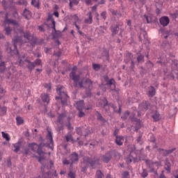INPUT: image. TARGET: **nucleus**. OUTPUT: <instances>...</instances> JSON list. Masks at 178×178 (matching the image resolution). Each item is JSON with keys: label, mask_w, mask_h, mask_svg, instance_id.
<instances>
[{"label": "nucleus", "mask_w": 178, "mask_h": 178, "mask_svg": "<svg viewBox=\"0 0 178 178\" xmlns=\"http://www.w3.org/2000/svg\"><path fill=\"white\" fill-rule=\"evenodd\" d=\"M44 147H45V143H41L39 145L35 143L29 144V147L31 148V151L39 155L38 159L40 163H42V161L45 159V155L47 154L45 152L42 151V148H44Z\"/></svg>", "instance_id": "nucleus-1"}, {"label": "nucleus", "mask_w": 178, "mask_h": 178, "mask_svg": "<svg viewBox=\"0 0 178 178\" xmlns=\"http://www.w3.org/2000/svg\"><path fill=\"white\" fill-rule=\"evenodd\" d=\"M13 41L14 43L13 46L8 45L7 47V51L8 52V54H10L12 56H13V55H17L19 56L20 54L19 53V50L17 49V44L18 42H22V38H20L19 36H17L13 39Z\"/></svg>", "instance_id": "nucleus-2"}, {"label": "nucleus", "mask_w": 178, "mask_h": 178, "mask_svg": "<svg viewBox=\"0 0 178 178\" xmlns=\"http://www.w3.org/2000/svg\"><path fill=\"white\" fill-rule=\"evenodd\" d=\"M171 66H172V71L170 74H168L166 73V71H164L165 72L164 80H173L175 79V76H177V79L178 80V71L177 70L173 69V67H175V69H178L177 62L176 60H172Z\"/></svg>", "instance_id": "nucleus-3"}, {"label": "nucleus", "mask_w": 178, "mask_h": 178, "mask_svg": "<svg viewBox=\"0 0 178 178\" xmlns=\"http://www.w3.org/2000/svg\"><path fill=\"white\" fill-rule=\"evenodd\" d=\"M83 162L84 165L86 166H89V165L92 168V169H95V166L99 165V159H92L90 157H83Z\"/></svg>", "instance_id": "nucleus-4"}, {"label": "nucleus", "mask_w": 178, "mask_h": 178, "mask_svg": "<svg viewBox=\"0 0 178 178\" xmlns=\"http://www.w3.org/2000/svg\"><path fill=\"white\" fill-rule=\"evenodd\" d=\"M56 92L57 94L59 95V97L56 96V99H60L62 106H67V101L69 100L67 93L63 92L60 90H57Z\"/></svg>", "instance_id": "nucleus-5"}, {"label": "nucleus", "mask_w": 178, "mask_h": 178, "mask_svg": "<svg viewBox=\"0 0 178 178\" xmlns=\"http://www.w3.org/2000/svg\"><path fill=\"white\" fill-rule=\"evenodd\" d=\"M77 86H79V88L91 90L92 88V81L90 79H83L81 81H77Z\"/></svg>", "instance_id": "nucleus-6"}, {"label": "nucleus", "mask_w": 178, "mask_h": 178, "mask_svg": "<svg viewBox=\"0 0 178 178\" xmlns=\"http://www.w3.org/2000/svg\"><path fill=\"white\" fill-rule=\"evenodd\" d=\"M145 162L147 165V167L150 169L151 173L158 175V172L155 170V168H157V169H159V166H161V163H159V161L154 162L151 160H145Z\"/></svg>", "instance_id": "nucleus-7"}, {"label": "nucleus", "mask_w": 178, "mask_h": 178, "mask_svg": "<svg viewBox=\"0 0 178 178\" xmlns=\"http://www.w3.org/2000/svg\"><path fill=\"white\" fill-rule=\"evenodd\" d=\"M77 71V66L74 65L72 67V72L70 73V77L74 81V87H77V81L80 80V75H77L76 72Z\"/></svg>", "instance_id": "nucleus-8"}, {"label": "nucleus", "mask_w": 178, "mask_h": 178, "mask_svg": "<svg viewBox=\"0 0 178 178\" xmlns=\"http://www.w3.org/2000/svg\"><path fill=\"white\" fill-rule=\"evenodd\" d=\"M174 151H176V147H174L168 150L162 148L158 149V152H159V154H163V156H168V155H170V154H173Z\"/></svg>", "instance_id": "nucleus-9"}, {"label": "nucleus", "mask_w": 178, "mask_h": 178, "mask_svg": "<svg viewBox=\"0 0 178 178\" xmlns=\"http://www.w3.org/2000/svg\"><path fill=\"white\" fill-rule=\"evenodd\" d=\"M104 81H106V84L108 86V87H116V81H115L114 79H109V76H108V75H105L104 76Z\"/></svg>", "instance_id": "nucleus-10"}, {"label": "nucleus", "mask_w": 178, "mask_h": 178, "mask_svg": "<svg viewBox=\"0 0 178 178\" xmlns=\"http://www.w3.org/2000/svg\"><path fill=\"white\" fill-rule=\"evenodd\" d=\"M113 153L111 151L107 152L104 155L102 156V159L104 163H108L112 159Z\"/></svg>", "instance_id": "nucleus-11"}, {"label": "nucleus", "mask_w": 178, "mask_h": 178, "mask_svg": "<svg viewBox=\"0 0 178 178\" xmlns=\"http://www.w3.org/2000/svg\"><path fill=\"white\" fill-rule=\"evenodd\" d=\"M159 23L163 27H166L170 23V19L168 16H163L159 19Z\"/></svg>", "instance_id": "nucleus-12"}, {"label": "nucleus", "mask_w": 178, "mask_h": 178, "mask_svg": "<svg viewBox=\"0 0 178 178\" xmlns=\"http://www.w3.org/2000/svg\"><path fill=\"white\" fill-rule=\"evenodd\" d=\"M130 119L131 120V122H136V126H135V131H138V130H140V129H141V120L140 119H138L137 118H135V116L134 115L130 116Z\"/></svg>", "instance_id": "nucleus-13"}, {"label": "nucleus", "mask_w": 178, "mask_h": 178, "mask_svg": "<svg viewBox=\"0 0 178 178\" xmlns=\"http://www.w3.org/2000/svg\"><path fill=\"white\" fill-rule=\"evenodd\" d=\"M9 13H6L5 14V23L7 24H13V26H19V22L15 19H10L8 17Z\"/></svg>", "instance_id": "nucleus-14"}, {"label": "nucleus", "mask_w": 178, "mask_h": 178, "mask_svg": "<svg viewBox=\"0 0 178 178\" xmlns=\"http://www.w3.org/2000/svg\"><path fill=\"white\" fill-rule=\"evenodd\" d=\"M70 161H71V165L74 163V162H79V154L76 152L71 154L70 155Z\"/></svg>", "instance_id": "nucleus-15"}, {"label": "nucleus", "mask_w": 178, "mask_h": 178, "mask_svg": "<svg viewBox=\"0 0 178 178\" xmlns=\"http://www.w3.org/2000/svg\"><path fill=\"white\" fill-rule=\"evenodd\" d=\"M40 98L42 101V102H44V105H48V104H49V95L47 94V93H42L40 95Z\"/></svg>", "instance_id": "nucleus-16"}, {"label": "nucleus", "mask_w": 178, "mask_h": 178, "mask_svg": "<svg viewBox=\"0 0 178 178\" xmlns=\"http://www.w3.org/2000/svg\"><path fill=\"white\" fill-rule=\"evenodd\" d=\"M134 155V152H131L129 155L126 158L127 163H131V162H137V158L133 156Z\"/></svg>", "instance_id": "nucleus-17"}, {"label": "nucleus", "mask_w": 178, "mask_h": 178, "mask_svg": "<svg viewBox=\"0 0 178 178\" xmlns=\"http://www.w3.org/2000/svg\"><path fill=\"white\" fill-rule=\"evenodd\" d=\"M24 62H26V63H28V65H26V67H27L28 70H29V72H33V70H34V69L35 67L34 63L31 62L29 59H25Z\"/></svg>", "instance_id": "nucleus-18"}, {"label": "nucleus", "mask_w": 178, "mask_h": 178, "mask_svg": "<svg viewBox=\"0 0 178 178\" xmlns=\"http://www.w3.org/2000/svg\"><path fill=\"white\" fill-rule=\"evenodd\" d=\"M56 22L55 21H53V22H51V28L55 32V33H52L53 40H55V38H58L59 37L58 35V33H57V31H56Z\"/></svg>", "instance_id": "nucleus-19"}, {"label": "nucleus", "mask_w": 178, "mask_h": 178, "mask_svg": "<svg viewBox=\"0 0 178 178\" xmlns=\"http://www.w3.org/2000/svg\"><path fill=\"white\" fill-rule=\"evenodd\" d=\"M110 29L113 36L116 35L119 33V24L112 25Z\"/></svg>", "instance_id": "nucleus-20"}, {"label": "nucleus", "mask_w": 178, "mask_h": 178, "mask_svg": "<svg viewBox=\"0 0 178 178\" xmlns=\"http://www.w3.org/2000/svg\"><path fill=\"white\" fill-rule=\"evenodd\" d=\"M159 33L161 34L162 37L166 40L169 37V31L165 29V28H160Z\"/></svg>", "instance_id": "nucleus-21"}, {"label": "nucleus", "mask_w": 178, "mask_h": 178, "mask_svg": "<svg viewBox=\"0 0 178 178\" xmlns=\"http://www.w3.org/2000/svg\"><path fill=\"white\" fill-rule=\"evenodd\" d=\"M31 11L27 8H24L23 13H22V16L26 19V20H29L30 17H31Z\"/></svg>", "instance_id": "nucleus-22"}, {"label": "nucleus", "mask_w": 178, "mask_h": 178, "mask_svg": "<svg viewBox=\"0 0 178 178\" xmlns=\"http://www.w3.org/2000/svg\"><path fill=\"white\" fill-rule=\"evenodd\" d=\"M21 34L24 35V37L28 40V41H31L33 40V36H31V33H30V31H26L24 32L23 30L21 31Z\"/></svg>", "instance_id": "nucleus-23"}, {"label": "nucleus", "mask_w": 178, "mask_h": 178, "mask_svg": "<svg viewBox=\"0 0 178 178\" xmlns=\"http://www.w3.org/2000/svg\"><path fill=\"white\" fill-rule=\"evenodd\" d=\"M77 111H83L84 109V100L79 101L76 103Z\"/></svg>", "instance_id": "nucleus-24"}, {"label": "nucleus", "mask_w": 178, "mask_h": 178, "mask_svg": "<svg viewBox=\"0 0 178 178\" xmlns=\"http://www.w3.org/2000/svg\"><path fill=\"white\" fill-rule=\"evenodd\" d=\"M66 118V113H63L59 114L58 119H57V123H59L60 124H63L64 123V119Z\"/></svg>", "instance_id": "nucleus-25"}, {"label": "nucleus", "mask_w": 178, "mask_h": 178, "mask_svg": "<svg viewBox=\"0 0 178 178\" xmlns=\"http://www.w3.org/2000/svg\"><path fill=\"white\" fill-rule=\"evenodd\" d=\"M87 16H88V18L85 19V23L86 24H92V13L90 11L89 13H88Z\"/></svg>", "instance_id": "nucleus-26"}, {"label": "nucleus", "mask_w": 178, "mask_h": 178, "mask_svg": "<svg viewBox=\"0 0 178 178\" xmlns=\"http://www.w3.org/2000/svg\"><path fill=\"white\" fill-rule=\"evenodd\" d=\"M123 141H124V138H123V136H117L115 138V144H117V145H123Z\"/></svg>", "instance_id": "nucleus-27"}, {"label": "nucleus", "mask_w": 178, "mask_h": 178, "mask_svg": "<svg viewBox=\"0 0 178 178\" xmlns=\"http://www.w3.org/2000/svg\"><path fill=\"white\" fill-rule=\"evenodd\" d=\"M137 58H136V60H137V63H144V55L141 54V53L138 52L137 53Z\"/></svg>", "instance_id": "nucleus-28"}, {"label": "nucleus", "mask_w": 178, "mask_h": 178, "mask_svg": "<svg viewBox=\"0 0 178 178\" xmlns=\"http://www.w3.org/2000/svg\"><path fill=\"white\" fill-rule=\"evenodd\" d=\"M152 119H154V122H159L161 120V115L158 111H154V114L152 115Z\"/></svg>", "instance_id": "nucleus-29"}, {"label": "nucleus", "mask_w": 178, "mask_h": 178, "mask_svg": "<svg viewBox=\"0 0 178 178\" xmlns=\"http://www.w3.org/2000/svg\"><path fill=\"white\" fill-rule=\"evenodd\" d=\"M31 5L34 8H36V9H40V0H31Z\"/></svg>", "instance_id": "nucleus-30"}, {"label": "nucleus", "mask_w": 178, "mask_h": 178, "mask_svg": "<svg viewBox=\"0 0 178 178\" xmlns=\"http://www.w3.org/2000/svg\"><path fill=\"white\" fill-rule=\"evenodd\" d=\"M47 140L50 141V143L54 145V138L52 136V132L51 131H47V135L46 136Z\"/></svg>", "instance_id": "nucleus-31"}, {"label": "nucleus", "mask_w": 178, "mask_h": 178, "mask_svg": "<svg viewBox=\"0 0 178 178\" xmlns=\"http://www.w3.org/2000/svg\"><path fill=\"white\" fill-rule=\"evenodd\" d=\"M65 138L67 143H69L70 141H72V143H74V140L73 139V136H72V134L70 132H68L67 134V135L65 136Z\"/></svg>", "instance_id": "nucleus-32"}, {"label": "nucleus", "mask_w": 178, "mask_h": 178, "mask_svg": "<svg viewBox=\"0 0 178 178\" xmlns=\"http://www.w3.org/2000/svg\"><path fill=\"white\" fill-rule=\"evenodd\" d=\"M22 145V142L18 141L17 143L13 145L15 149L13 150L14 152H19L20 151V146Z\"/></svg>", "instance_id": "nucleus-33"}, {"label": "nucleus", "mask_w": 178, "mask_h": 178, "mask_svg": "<svg viewBox=\"0 0 178 178\" xmlns=\"http://www.w3.org/2000/svg\"><path fill=\"white\" fill-rule=\"evenodd\" d=\"M6 70V64L4 61L0 60V72L3 73Z\"/></svg>", "instance_id": "nucleus-34"}, {"label": "nucleus", "mask_w": 178, "mask_h": 178, "mask_svg": "<svg viewBox=\"0 0 178 178\" xmlns=\"http://www.w3.org/2000/svg\"><path fill=\"white\" fill-rule=\"evenodd\" d=\"M172 166V164L169 161H166L164 165V169L168 172V173H170L171 170L170 168Z\"/></svg>", "instance_id": "nucleus-35"}, {"label": "nucleus", "mask_w": 178, "mask_h": 178, "mask_svg": "<svg viewBox=\"0 0 178 178\" xmlns=\"http://www.w3.org/2000/svg\"><path fill=\"white\" fill-rule=\"evenodd\" d=\"M1 4L3 6L5 10H6V9H9L12 7L10 6V4H9V3L8 1H6V0H2Z\"/></svg>", "instance_id": "nucleus-36"}, {"label": "nucleus", "mask_w": 178, "mask_h": 178, "mask_svg": "<svg viewBox=\"0 0 178 178\" xmlns=\"http://www.w3.org/2000/svg\"><path fill=\"white\" fill-rule=\"evenodd\" d=\"M4 31H6V35H10L12 33V29L10 28V26H9V25H5Z\"/></svg>", "instance_id": "nucleus-37"}, {"label": "nucleus", "mask_w": 178, "mask_h": 178, "mask_svg": "<svg viewBox=\"0 0 178 178\" xmlns=\"http://www.w3.org/2000/svg\"><path fill=\"white\" fill-rule=\"evenodd\" d=\"M16 122H17V126H20L21 124H23V123H24V120H23V118L19 115H17Z\"/></svg>", "instance_id": "nucleus-38"}, {"label": "nucleus", "mask_w": 178, "mask_h": 178, "mask_svg": "<svg viewBox=\"0 0 178 178\" xmlns=\"http://www.w3.org/2000/svg\"><path fill=\"white\" fill-rule=\"evenodd\" d=\"M96 113L97 115V120H99L100 122H106L105 118H104L102 115L99 111H97Z\"/></svg>", "instance_id": "nucleus-39"}, {"label": "nucleus", "mask_w": 178, "mask_h": 178, "mask_svg": "<svg viewBox=\"0 0 178 178\" xmlns=\"http://www.w3.org/2000/svg\"><path fill=\"white\" fill-rule=\"evenodd\" d=\"M70 1V9L73 8V5L77 6L79 5V0H69Z\"/></svg>", "instance_id": "nucleus-40"}, {"label": "nucleus", "mask_w": 178, "mask_h": 178, "mask_svg": "<svg viewBox=\"0 0 178 178\" xmlns=\"http://www.w3.org/2000/svg\"><path fill=\"white\" fill-rule=\"evenodd\" d=\"M102 102L103 103V104H100V106H102V108H106V106H108V99H106V97H104L102 100Z\"/></svg>", "instance_id": "nucleus-41"}, {"label": "nucleus", "mask_w": 178, "mask_h": 178, "mask_svg": "<svg viewBox=\"0 0 178 178\" xmlns=\"http://www.w3.org/2000/svg\"><path fill=\"white\" fill-rule=\"evenodd\" d=\"M1 135L3 138H5L6 141H10V137H9V134H6L4 131H2Z\"/></svg>", "instance_id": "nucleus-42"}, {"label": "nucleus", "mask_w": 178, "mask_h": 178, "mask_svg": "<svg viewBox=\"0 0 178 178\" xmlns=\"http://www.w3.org/2000/svg\"><path fill=\"white\" fill-rule=\"evenodd\" d=\"M103 55L105 56L106 60H109V50L105 49L103 51Z\"/></svg>", "instance_id": "nucleus-43"}, {"label": "nucleus", "mask_w": 178, "mask_h": 178, "mask_svg": "<svg viewBox=\"0 0 178 178\" xmlns=\"http://www.w3.org/2000/svg\"><path fill=\"white\" fill-rule=\"evenodd\" d=\"M130 116V112L129 111H125L123 115L121 116V118L124 120H126Z\"/></svg>", "instance_id": "nucleus-44"}, {"label": "nucleus", "mask_w": 178, "mask_h": 178, "mask_svg": "<svg viewBox=\"0 0 178 178\" xmlns=\"http://www.w3.org/2000/svg\"><path fill=\"white\" fill-rule=\"evenodd\" d=\"M146 67L149 70H151V69H152V67H154V63H152L151 60H148L146 63Z\"/></svg>", "instance_id": "nucleus-45"}, {"label": "nucleus", "mask_w": 178, "mask_h": 178, "mask_svg": "<svg viewBox=\"0 0 178 178\" xmlns=\"http://www.w3.org/2000/svg\"><path fill=\"white\" fill-rule=\"evenodd\" d=\"M96 178H104V173L101 170L96 172Z\"/></svg>", "instance_id": "nucleus-46"}, {"label": "nucleus", "mask_w": 178, "mask_h": 178, "mask_svg": "<svg viewBox=\"0 0 178 178\" xmlns=\"http://www.w3.org/2000/svg\"><path fill=\"white\" fill-rule=\"evenodd\" d=\"M122 178H130V174L128 171H124L122 173Z\"/></svg>", "instance_id": "nucleus-47"}, {"label": "nucleus", "mask_w": 178, "mask_h": 178, "mask_svg": "<svg viewBox=\"0 0 178 178\" xmlns=\"http://www.w3.org/2000/svg\"><path fill=\"white\" fill-rule=\"evenodd\" d=\"M76 134H78L79 136H83V131H84L83 128L79 127L76 129Z\"/></svg>", "instance_id": "nucleus-48"}, {"label": "nucleus", "mask_w": 178, "mask_h": 178, "mask_svg": "<svg viewBox=\"0 0 178 178\" xmlns=\"http://www.w3.org/2000/svg\"><path fill=\"white\" fill-rule=\"evenodd\" d=\"M83 134L84 136V137H87V136H88V134H90V129H88V128L86 129H83Z\"/></svg>", "instance_id": "nucleus-49"}, {"label": "nucleus", "mask_w": 178, "mask_h": 178, "mask_svg": "<svg viewBox=\"0 0 178 178\" xmlns=\"http://www.w3.org/2000/svg\"><path fill=\"white\" fill-rule=\"evenodd\" d=\"M92 67L94 70H99L101 69V65L94 63L92 64Z\"/></svg>", "instance_id": "nucleus-50"}, {"label": "nucleus", "mask_w": 178, "mask_h": 178, "mask_svg": "<svg viewBox=\"0 0 178 178\" xmlns=\"http://www.w3.org/2000/svg\"><path fill=\"white\" fill-rule=\"evenodd\" d=\"M33 63H34L35 66H41L42 61L41 59L38 58Z\"/></svg>", "instance_id": "nucleus-51"}, {"label": "nucleus", "mask_w": 178, "mask_h": 178, "mask_svg": "<svg viewBox=\"0 0 178 178\" xmlns=\"http://www.w3.org/2000/svg\"><path fill=\"white\" fill-rule=\"evenodd\" d=\"M8 108H6V106H0V112H1L3 113V115L6 114V111H7Z\"/></svg>", "instance_id": "nucleus-52"}, {"label": "nucleus", "mask_w": 178, "mask_h": 178, "mask_svg": "<svg viewBox=\"0 0 178 178\" xmlns=\"http://www.w3.org/2000/svg\"><path fill=\"white\" fill-rule=\"evenodd\" d=\"M51 21V23H54L55 22V19H54V15L51 14H49L48 17H47V22Z\"/></svg>", "instance_id": "nucleus-53"}, {"label": "nucleus", "mask_w": 178, "mask_h": 178, "mask_svg": "<svg viewBox=\"0 0 178 178\" xmlns=\"http://www.w3.org/2000/svg\"><path fill=\"white\" fill-rule=\"evenodd\" d=\"M141 176L143 178L147 177V176H148V171L146 169H143Z\"/></svg>", "instance_id": "nucleus-54"}, {"label": "nucleus", "mask_w": 178, "mask_h": 178, "mask_svg": "<svg viewBox=\"0 0 178 178\" xmlns=\"http://www.w3.org/2000/svg\"><path fill=\"white\" fill-rule=\"evenodd\" d=\"M136 66V63H134V60H131V65H130V70L132 71V72H134V67Z\"/></svg>", "instance_id": "nucleus-55"}, {"label": "nucleus", "mask_w": 178, "mask_h": 178, "mask_svg": "<svg viewBox=\"0 0 178 178\" xmlns=\"http://www.w3.org/2000/svg\"><path fill=\"white\" fill-rule=\"evenodd\" d=\"M68 130H73V127H72V124L70 123V119L68 118V123L66 124Z\"/></svg>", "instance_id": "nucleus-56"}, {"label": "nucleus", "mask_w": 178, "mask_h": 178, "mask_svg": "<svg viewBox=\"0 0 178 178\" xmlns=\"http://www.w3.org/2000/svg\"><path fill=\"white\" fill-rule=\"evenodd\" d=\"M54 56H57V58H60V56H62V51H54Z\"/></svg>", "instance_id": "nucleus-57"}, {"label": "nucleus", "mask_w": 178, "mask_h": 178, "mask_svg": "<svg viewBox=\"0 0 178 178\" xmlns=\"http://www.w3.org/2000/svg\"><path fill=\"white\" fill-rule=\"evenodd\" d=\"M18 5H27V1L26 0H19L17 2Z\"/></svg>", "instance_id": "nucleus-58"}, {"label": "nucleus", "mask_w": 178, "mask_h": 178, "mask_svg": "<svg viewBox=\"0 0 178 178\" xmlns=\"http://www.w3.org/2000/svg\"><path fill=\"white\" fill-rule=\"evenodd\" d=\"M113 16H118V10L111 8L109 10Z\"/></svg>", "instance_id": "nucleus-59"}, {"label": "nucleus", "mask_w": 178, "mask_h": 178, "mask_svg": "<svg viewBox=\"0 0 178 178\" xmlns=\"http://www.w3.org/2000/svg\"><path fill=\"white\" fill-rule=\"evenodd\" d=\"M44 88H46L47 90H51V83H44Z\"/></svg>", "instance_id": "nucleus-60"}, {"label": "nucleus", "mask_w": 178, "mask_h": 178, "mask_svg": "<svg viewBox=\"0 0 178 178\" xmlns=\"http://www.w3.org/2000/svg\"><path fill=\"white\" fill-rule=\"evenodd\" d=\"M101 17H102V19L104 20H105L106 19V11H103L101 14H100Z\"/></svg>", "instance_id": "nucleus-61"}, {"label": "nucleus", "mask_w": 178, "mask_h": 178, "mask_svg": "<svg viewBox=\"0 0 178 178\" xmlns=\"http://www.w3.org/2000/svg\"><path fill=\"white\" fill-rule=\"evenodd\" d=\"M156 92L155 90H149V97H154V95H155Z\"/></svg>", "instance_id": "nucleus-62"}, {"label": "nucleus", "mask_w": 178, "mask_h": 178, "mask_svg": "<svg viewBox=\"0 0 178 178\" xmlns=\"http://www.w3.org/2000/svg\"><path fill=\"white\" fill-rule=\"evenodd\" d=\"M68 177L70 178H76V174L73 172H70L68 174Z\"/></svg>", "instance_id": "nucleus-63"}, {"label": "nucleus", "mask_w": 178, "mask_h": 178, "mask_svg": "<svg viewBox=\"0 0 178 178\" xmlns=\"http://www.w3.org/2000/svg\"><path fill=\"white\" fill-rule=\"evenodd\" d=\"M173 19H177L178 17V10H176L175 13L171 14Z\"/></svg>", "instance_id": "nucleus-64"}]
</instances>
